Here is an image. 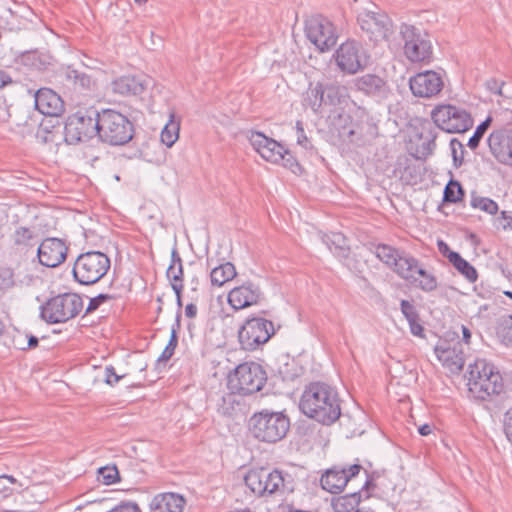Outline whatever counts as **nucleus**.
I'll use <instances>...</instances> for the list:
<instances>
[{
	"label": "nucleus",
	"instance_id": "obj_1",
	"mask_svg": "<svg viewBox=\"0 0 512 512\" xmlns=\"http://www.w3.org/2000/svg\"><path fill=\"white\" fill-rule=\"evenodd\" d=\"M299 409L317 423L331 426L342 414V400L336 387L323 381H312L302 392Z\"/></svg>",
	"mask_w": 512,
	"mask_h": 512
},
{
	"label": "nucleus",
	"instance_id": "obj_2",
	"mask_svg": "<svg viewBox=\"0 0 512 512\" xmlns=\"http://www.w3.org/2000/svg\"><path fill=\"white\" fill-rule=\"evenodd\" d=\"M246 487L255 497H267L278 493L291 494L296 489L294 477L280 469H250L244 477Z\"/></svg>",
	"mask_w": 512,
	"mask_h": 512
},
{
	"label": "nucleus",
	"instance_id": "obj_3",
	"mask_svg": "<svg viewBox=\"0 0 512 512\" xmlns=\"http://www.w3.org/2000/svg\"><path fill=\"white\" fill-rule=\"evenodd\" d=\"M468 386L473 397L485 401L504 391V380L492 362L477 358L468 366Z\"/></svg>",
	"mask_w": 512,
	"mask_h": 512
},
{
	"label": "nucleus",
	"instance_id": "obj_4",
	"mask_svg": "<svg viewBox=\"0 0 512 512\" xmlns=\"http://www.w3.org/2000/svg\"><path fill=\"white\" fill-rule=\"evenodd\" d=\"M99 140L110 146H123L134 137L133 122L124 114L114 109L97 111Z\"/></svg>",
	"mask_w": 512,
	"mask_h": 512
},
{
	"label": "nucleus",
	"instance_id": "obj_5",
	"mask_svg": "<svg viewBox=\"0 0 512 512\" xmlns=\"http://www.w3.org/2000/svg\"><path fill=\"white\" fill-rule=\"evenodd\" d=\"M290 429V418L281 411L264 409L249 420L252 436L260 442L274 444L284 439Z\"/></svg>",
	"mask_w": 512,
	"mask_h": 512
},
{
	"label": "nucleus",
	"instance_id": "obj_6",
	"mask_svg": "<svg viewBox=\"0 0 512 512\" xmlns=\"http://www.w3.org/2000/svg\"><path fill=\"white\" fill-rule=\"evenodd\" d=\"M267 378L261 364L253 361L244 362L229 374L227 386L232 393L247 396L261 391Z\"/></svg>",
	"mask_w": 512,
	"mask_h": 512
},
{
	"label": "nucleus",
	"instance_id": "obj_7",
	"mask_svg": "<svg viewBox=\"0 0 512 512\" xmlns=\"http://www.w3.org/2000/svg\"><path fill=\"white\" fill-rule=\"evenodd\" d=\"M399 34L404 43L406 58L413 63H430L433 59V46L429 33L412 24L402 23Z\"/></svg>",
	"mask_w": 512,
	"mask_h": 512
},
{
	"label": "nucleus",
	"instance_id": "obj_8",
	"mask_svg": "<svg viewBox=\"0 0 512 512\" xmlns=\"http://www.w3.org/2000/svg\"><path fill=\"white\" fill-rule=\"evenodd\" d=\"M83 309V300L76 293H63L49 298L40 307V317L48 324L66 323Z\"/></svg>",
	"mask_w": 512,
	"mask_h": 512
},
{
	"label": "nucleus",
	"instance_id": "obj_9",
	"mask_svg": "<svg viewBox=\"0 0 512 512\" xmlns=\"http://www.w3.org/2000/svg\"><path fill=\"white\" fill-rule=\"evenodd\" d=\"M110 266V258L105 253L88 251L77 257L72 273L79 284L92 285L107 274Z\"/></svg>",
	"mask_w": 512,
	"mask_h": 512
},
{
	"label": "nucleus",
	"instance_id": "obj_10",
	"mask_svg": "<svg viewBox=\"0 0 512 512\" xmlns=\"http://www.w3.org/2000/svg\"><path fill=\"white\" fill-rule=\"evenodd\" d=\"M435 125L447 133H464L474 124L473 117L465 108L453 104H440L431 111Z\"/></svg>",
	"mask_w": 512,
	"mask_h": 512
},
{
	"label": "nucleus",
	"instance_id": "obj_11",
	"mask_svg": "<svg viewBox=\"0 0 512 512\" xmlns=\"http://www.w3.org/2000/svg\"><path fill=\"white\" fill-rule=\"evenodd\" d=\"M97 111H78L68 116L64 125V140L67 144L75 145L97 135Z\"/></svg>",
	"mask_w": 512,
	"mask_h": 512
},
{
	"label": "nucleus",
	"instance_id": "obj_12",
	"mask_svg": "<svg viewBox=\"0 0 512 512\" xmlns=\"http://www.w3.org/2000/svg\"><path fill=\"white\" fill-rule=\"evenodd\" d=\"M274 333L272 321L263 317H252L247 319L239 329L238 339L244 350L254 351L267 343Z\"/></svg>",
	"mask_w": 512,
	"mask_h": 512
},
{
	"label": "nucleus",
	"instance_id": "obj_13",
	"mask_svg": "<svg viewBox=\"0 0 512 512\" xmlns=\"http://www.w3.org/2000/svg\"><path fill=\"white\" fill-rule=\"evenodd\" d=\"M357 23L373 43L387 40L393 33V22L388 14L380 9L377 11L363 10L358 13Z\"/></svg>",
	"mask_w": 512,
	"mask_h": 512
},
{
	"label": "nucleus",
	"instance_id": "obj_14",
	"mask_svg": "<svg viewBox=\"0 0 512 512\" xmlns=\"http://www.w3.org/2000/svg\"><path fill=\"white\" fill-rule=\"evenodd\" d=\"M307 38L320 52L330 50L336 45L337 34L333 23L323 15H313L305 22Z\"/></svg>",
	"mask_w": 512,
	"mask_h": 512
},
{
	"label": "nucleus",
	"instance_id": "obj_15",
	"mask_svg": "<svg viewBox=\"0 0 512 512\" xmlns=\"http://www.w3.org/2000/svg\"><path fill=\"white\" fill-rule=\"evenodd\" d=\"M335 60L339 69L347 74H355L368 64V56L362 45L355 40L342 43L336 50Z\"/></svg>",
	"mask_w": 512,
	"mask_h": 512
},
{
	"label": "nucleus",
	"instance_id": "obj_16",
	"mask_svg": "<svg viewBox=\"0 0 512 512\" xmlns=\"http://www.w3.org/2000/svg\"><path fill=\"white\" fill-rule=\"evenodd\" d=\"M362 470L363 466L359 463L335 465L321 476V487L331 494H339Z\"/></svg>",
	"mask_w": 512,
	"mask_h": 512
},
{
	"label": "nucleus",
	"instance_id": "obj_17",
	"mask_svg": "<svg viewBox=\"0 0 512 512\" xmlns=\"http://www.w3.org/2000/svg\"><path fill=\"white\" fill-rule=\"evenodd\" d=\"M69 246L65 240L57 237L45 238L38 246V262L45 267L55 268L65 262Z\"/></svg>",
	"mask_w": 512,
	"mask_h": 512
},
{
	"label": "nucleus",
	"instance_id": "obj_18",
	"mask_svg": "<svg viewBox=\"0 0 512 512\" xmlns=\"http://www.w3.org/2000/svg\"><path fill=\"white\" fill-rule=\"evenodd\" d=\"M487 144L498 163L512 167V129L493 130L487 138Z\"/></svg>",
	"mask_w": 512,
	"mask_h": 512
},
{
	"label": "nucleus",
	"instance_id": "obj_19",
	"mask_svg": "<svg viewBox=\"0 0 512 512\" xmlns=\"http://www.w3.org/2000/svg\"><path fill=\"white\" fill-rule=\"evenodd\" d=\"M409 85L414 96L431 98L441 92L444 82L439 73L428 70L411 77Z\"/></svg>",
	"mask_w": 512,
	"mask_h": 512
},
{
	"label": "nucleus",
	"instance_id": "obj_20",
	"mask_svg": "<svg viewBox=\"0 0 512 512\" xmlns=\"http://www.w3.org/2000/svg\"><path fill=\"white\" fill-rule=\"evenodd\" d=\"M261 298L260 287L251 281H247L231 289L227 300L233 309L241 310L258 304Z\"/></svg>",
	"mask_w": 512,
	"mask_h": 512
},
{
	"label": "nucleus",
	"instance_id": "obj_21",
	"mask_svg": "<svg viewBox=\"0 0 512 512\" xmlns=\"http://www.w3.org/2000/svg\"><path fill=\"white\" fill-rule=\"evenodd\" d=\"M353 84L358 92L372 98L384 99L390 92L387 81L376 74L359 76L353 80Z\"/></svg>",
	"mask_w": 512,
	"mask_h": 512
},
{
	"label": "nucleus",
	"instance_id": "obj_22",
	"mask_svg": "<svg viewBox=\"0 0 512 512\" xmlns=\"http://www.w3.org/2000/svg\"><path fill=\"white\" fill-rule=\"evenodd\" d=\"M435 353L439 361L451 372H459L465 365V353L460 341L436 346Z\"/></svg>",
	"mask_w": 512,
	"mask_h": 512
},
{
	"label": "nucleus",
	"instance_id": "obj_23",
	"mask_svg": "<svg viewBox=\"0 0 512 512\" xmlns=\"http://www.w3.org/2000/svg\"><path fill=\"white\" fill-rule=\"evenodd\" d=\"M35 107L43 115L59 116L64 111V102L52 89L40 88L35 94Z\"/></svg>",
	"mask_w": 512,
	"mask_h": 512
},
{
	"label": "nucleus",
	"instance_id": "obj_24",
	"mask_svg": "<svg viewBox=\"0 0 512 512\" xmlns=\"http://www.w3.org/2000/svg\"><path fill=\"white\" fill-rule=\"evenodd\" d=\"M12 249L21 255L33 254L34 247L38 242L37 233L33 228L20 226L15 229L11 236Z\"/></svg>",
	"mask_w": 512,
	"mask_h": 512
},
{
	"label": "nucleus",
	"instance_id": "obj_25",
	"mask_svg": "<svg viewBox=\"0 0 512 512\" xmlns=\"http://www.w3.org/2000/svg\"><path fill=\"white\" fill-rule=\"evenodd\" d=\"M186 499L173 492L159 493L150 502L151 512H183Z\"/></svg>",
	"mask_w": 512,
	"mask_h": 512
},
{
	"label": "nucleus",
	"instance_id": "obj_26",
	"mask_svg": "<svg viewBox=\"0 0 512 512\" xmlns=\"http://www.w3.org/2000/svg\"><path fill=\"white\" fill-rule=\"evenodd\" d=\"M114 93L123 96L141 95L147 88V83L137 76H121L111 83Z\"/></svg>",
	"mask_w": 512,
	"mask_h": 512
},
{
	"label": "nucleus",
	"instance_id": "obj_27",
	"mask_svg": "<svg viewBox=\"0 0 512 512\" xmlns=\"http://www.w3.org/2000/svg\"><path fill=\"white\" fill-rule=\"evenodd\" d=\"M421 265V262L408 252H404L402 257L398 259L397 267H394V272L403 280L413 286L416 282V273Z\"/></svg>",
	"mask_w": 512,
	"mask_h": 512
},
{
	"label": "nucleus",
	"instance_id": "obj_28",
	"mask_svg": "<svg viewBox=\"0 0 512 512\" xmlns=\"http://www.w3.org/2000/svg\"><path fill=\"white\" fill-rule=\"evenodd\" d=\"M324 85L321 82L310 83L304 94L303 104L309 107L315 114H321L324 105Z\"/></svg>",
	"mask_w": 512,
	"mask_h": 512
},
{
	"label": "nucleus",
	"instance_id": "obj_29",
	"mask_svg": "<svg viewBox=\"0 0 512 512\" xmlns=\"http://www.w3.org/2000/svg\"><path fill=\"white\" fill-rule=\"evenodd\" d=\"M65 77L73 84L74 89L81 93L92 91L96 85L95 80L89 74L70 66L65 70Z\"/></svg>",
	"mask_w": 512,
	"mask_h": 512
},
{
	"label": "nucleus",
	"instance_id": "obj_30",
	"mask_svg": "<svg viewBox=\"0 0 512 512\" xmlns=\"http://www.w3.org/2000/svg\"><path fill=\"white\" fill-rule=\"evenodd\" d=\"M362 499L361 491H356L334 497L331 505L335 512H354L355 510L360 509L359 505Z\"/></svg>",
	"mask_w": 512,
	"mask_h": 512
},
{
	"label": "nucleus",
	"instance_id": "obj_31",
	"mask_svg": "<svg viewBox=\"0 0 512 512\" xmlns=\"http://www.w3.org/2000/svg\"><path fill=\"white\" fill-rule=\"evenodd\" d=\"M373 246L375 248V256L394 271V267L398 265V259L402 257L405 251L398 250L387 244H377Z\"/></svg>",
	"mask_w": 512,
	"mask_h": 512
},
{
	"label": "nucleus",
	"instance_id": "obj_32",
	"mask_svg": "<svg viewBox=\"0 0 512 512\" xmlns=\"http://www.w3.org/2000/svg\"><path fill=\"white\" fill-rule=\"evenodd\" d=\"M237 275L236 268L231 262H225L214 267L210 272L211 284L221 287Z\"/></svg>",
	"mask_w": 512,
	"mask_h": 512
},
{
	"label": "nucleus",
	"instance_id": "obj_33",
	"mask_svg": "<svg viewBox=\"0 0 512 512\" xmlns=\"http://www.w3.org/2000/svg\"><path fill=\"white\" fill-rule=\"evenodd\" d=\"M181 329V313L180 311L176 313L175 322L172 324L171 327V335L169 338V341L162 351L161 355L157 359V365H160L161 363H166L175 352V349L178 345V332Z\"/></svg>",
	"mask_w": 512,
	"mask_h": 512
},
{
	"label": "nucleus",
	"instance_id": "obj_34",
	"mask_svg": "<svg viewBox=\"0 0 512 512\" xmlns=\"http://www.w3.org/2000/svg\"><path fill=\"white\" fill-rule=\"evenodd\" d=\"M323 241L329 250L336 256L340 258H347L349 256L350 249L346 243V238L342 233L326 234L323 237Z\"/></svg>",
	"mask_w": 512,
	"mask_h": 512
},
{
	"label": "nucleus",
	"instance_id": "obj_35",
	"mask_svg": "<svg viewBox=\"0 0 512 512\" xmlns=\"http://www.w3.org/2000/svg\"><path fill=\"white\" fill-rule=\"evenodd\" d=\"M21 63L34 70H45L51 64V57L38 51H28L21 55Z\"/></svg>",
	"mask_w": 512,
	"mask_h": 512
},
{
	"label": "nucleus",
	"instance_id": "obj_36",
	"mask_svg": "<svg viewBox=\"0 0 512 512\" xmlns=\"http://www.w3.org/2000/svg\"><path fill=\"white\" fill-rule=\"evenodd\" d=\"M413 286L423 292L430 293L438 288V281L436 276L426 270L424 265L421 263L416 273V282L413 283Z\"/></svg>",
	"mask_w": 512,
	"mask_h": 512
},
{
	"label": "nucleus",
	"instance_id": "obj_37",
	"mask_svg": "<svg viewBox=\"0 0 512 512\" xmlns=\"http://www.w3.org/2000/svg\"><path fill=\"white\" fill-rule=\"evenodd\" d=\"M453 267L470 283H475L478 279L476 268L465 260L460 254H451Z\"/></svg>",
	"mask_w": 512,
	"mask_h": 512
},
{
	"label": "nucleus",
	"instance_id": "obj_38",
	"mask_svg": "<svg viewBox=\"0 0 512 512\" xmlns=\"http://www.w3.org/2000/svg\"><path fill=\"white\" fill-rule=\"evenodd\" d=\"M180 121L176 120L173 113L170 114L168 123L161 131V142L168 148L172 147L179 138Z\"/></svg>",
	"mask_w": 512,
	"mask_h": 512
},
{
	"label": "nucleus",
	"instance_id": "obj_39",
	"mask_svg": "<svg viewBox=\"0 0 512 512\" xmlns=\"http://www.w3.org/2000/svg\"><path fill=\"white\" fill-rule=\"evenodd\" d=\"M496 336L503 345L512 346V315H504L498 320Z\"/></svg>",
	"mask_w": 512,
	"mask_h": 512
},
{
	"label": "nucleus",
	"instance_id": "obj_40",
	"mask_svg": "<svg viewBox=\"0 0 512 512\" xmlns=\"http://www.w3.org/2000/svg\"><path fill=\"white\" fill-rule=\"evenodd\" d=\"M464 196L465 190L461 183L454 179L449 180L443 191V202L458 203L463 200Z\"/></svg>",
	"mask_w": 512,
	"mask_h": 512
},
{
	"label": "nucleus",
	"instance_id": "obj_41",
	"mask_svg": "<svg viewBox=\"0 0 512 512\" xmlns=\"http://www.w3.org/2000/svg\"><path fill=\"white\" fill-rule=\"evenodd\" d=\"M246 137L249 140L252 147L254 148V150L259 154H261V152L265 148V145H273V147L277 146L276 140L267 137L262 132L250 130L247 132Z\"/></svg>",
	"mask_w": 512,
	"mask_h": 512
},
{
	"label": "nucleus",
	"instance_id": "obj_42",
	"mask_svg": "<svg viewBox=\"0 0 512 512\" xmlns=\"http://www.w3.org/2000/svg\"><path fill=\"white\" fill-rule=\"evenodd\" d=\"M471 206L490 215L496 214L499 208L494 200L488 197L478 196L475 193H472L471 196Z\"/></svg>",
	"mask_w": 512,
	"mask_h": 512
},
{
	"label": "nucleus",
	"instance_id": "obj_43",
	"mask_svg": "<svg viewBox=\"0 0 512 512\" xmlns=\"http://www.w3.org/2000/svg\"><path fill=\"white\" fill-rule=\"evenodd\" d=\"M325 94H324V105L325 107H335L339 105L343 98V88L335 85L329 84L324 86Z\"/></svg>",
	"mask_w": 512,
	"mask_h": 512
},
{
	"label": "nucleus",
	"instance_id": "obj_44",
	"mask_svg": "<svg viewBox=\"0 0 512 512\" xmlns=\"http://www.w3.org/2000/svg\"><path fill=\"white\" fill-rule=\"evenodd\" d=\"M492 122L491 117H487L483 122H481L475 129L473 135L469 138L467 146L471 150H476L479 147V144L481 142V139L483 138L484 134L490 127Z\"/></svg>",
	"mask_w": 512,
	"mask_h": 512
},
{
	"label": "nucleus",
	"instance_id": "obj_45",
	"mask_svg": "<svg viewBox=\"0 0 512 512\" xmlns=\"http://www.w3.org/2000/svg\"><path fill=\"white\" fill-rule=\"evenodd\" d=\"M276 147L273 145H265V148L261 152L260 156L266 161L272 163H280L281 158H283L281 153H285V147L276 141Z\"/></svg>",
	"mask_w": 512,
	"mask_h": 512
},
{
	"label": "nucleus",
	"instance_id": "obj_46",
	"mask_svg": "<svg viewBox=\"0 0 512 512\" xmlns=\"http://www.w3.org/2000/svg\"><path fill=\"white\" fill-rule=\"evenodd\" d=\"M98 480L105 485H111L118 482L120 480V475L117 467L115 465L100 467L98 469Z\"/></svg>",
	"mask_w": 512,
	"mask_h": 512
},
{
	"label": "nucleus",
	"instance_id": "obj_47",
	"mask_svg": "<svg viewBox=\"0 0 512 512\" xmlns=\"http://www.w3.org/2000/svg\"><path fill=\"white\" fill-rule=\"evenodd\" d=\"M166 275L172 288L179 284H183L184 272L182 263H179V265L170 264L166 271Z\"/></svg>",
	"mask_w": 512,
	"mask_h": 512
},
{
	"label": "nucleus",
	"instance_id": "obj_48",
	"mask_svg": "<svg viewBox=\"0 0 512 512\" xmlns=\"http://www.w3.org/2000/svg\"><path fill=\"white\" fill-rule=\"evenodd\" d=\"M450 148L452 152L454 166L458 168L463 164L464 161V145L457 138H453L450 141Z\"/></svg>",
	"mask_w": 512,
	"mask_h": 512
},
{
	"label": "nucleus",
	"instance_id": "obj_49",
	"mask_svg": "<svg viewBox=\"0 0 512 512\" xmlns=\"http://www.w3.org/2000/svg\"><path fill=\"white\" fill-rule=\"evenodd\" d=\"M283 158H281L280 162H282L283 166L291 170L294 174H300L302 172V167L295 158V156L285 148V153H281Z\"/></svg>",
	"mask_w": 512,
	"mask_h": 512
},
{
	"label": "nucleus",
	"instance_id": "obj_50",
	"mask_svg": "<svg viewBox=\"0 0 512 512\" xmlns=\"http://www.w3.org/2000/svg\"><path fill=\"white\" fill-rule=\"evenodd\" d=\"M114 299L113 295L101 293L90 299L85 314H90L96 311L102 304Z\"/></svg>",
	"mask_w": 512,
	"mask_h": 512
},
{
	"label": "nucleus",
	"instance_id": "obj_51",
	"mask_svg": "<svg viewBox=\"0 0 512 512\" xmlns=\"http://www.w3.org/2000/svg\"><path fill=\"white\" fill-rule=\"evenodd\" d=\"M400 309L408 322H412L419 318V313L415 306L408 300H401Z\"/></svg>",
	"mask_w": 512,
	"mask_h": 512
},
{
	"label": "nucleus",
	"instance_id": "obj_52",
	"mask_svg": "<svg viewBox=\"0 0 512 512\" xmlns=\"http://www.w3.org/2000/svg\"><path fill=\"white\" fill-rule=\"evenodd\" d=\"M362 471H364V473L366 475V480L359 491H361V495L363 494V492H365L366 494H365L364 499H368L370 497L369 492L373 491L376 488V484H375L376 473L368 472L364 467H363Z\"/></svg>",
	"mask_w": 512,
	"mask_h": 512
},
{
	"label": "nucleus",
	"instance_id": "obj_53",
	"mask_svg": "<svg viewBox=\"0 0 512 512\" xmlns=\"http://www.w3.org/2000/svg\"><path fill=\"white\" fill-rule=\"evenodd\" d=\"M107 512H142L136 502L121 501L118 505L114 506Z\"/></svg>",
	"mask_w": 512,
	"mask_h": 512
},
{
	"label": "nucleus",
	"instance_id": "obj_54",
	"mask_svg": "<svg viewBox=\"0 0 512 512\" xmlns=\"http://www.w3.org/2000/svg\"><path fill=\"white\" fill-rule=\"evenodd\" d=\"M13 284V272L8 268H0V289L10 288Z\"/></svg>",
	"mask_w": 512,
	"mask_h": 512
},
{
	"label": "nucleus",
	"instance_id": "obj_55",
	"mask_svg": "<svg viewBox=\"0 0 512 512\" xmlns=\"http://www.w3.org/2000/svg\"><path fill=\"white\" fill-rule=\"evenodd\" d=\"M124 375H117L113 366H106L104 371V382L110 386L117 384Z\"/></svg>",
	"mask_w": 512,
	"mask_h": 512
},
{
	"label": "nucleus",
	"instance_id": "obj_56",
	"mask_svg": "<svg viewBox=\"0 0 512 512\" xmlns=\"http://www.w3.org/2000/svg\"><path fill=\"white\" fill-rule=\"evenodd\" d=\"M296 129H297V143L304 147L305 149H312L313 146L311 145L309 139L305 135L304 128L302 126V123L298 121L296 123Z\"/></svg>",
	"mask_w": 512,
	"mask_h": 512
},
{
	"label": "nucleus",
	"instance_id": "obj_57",
	"mask_svg": "<svg viewBox=\"0 0 512 512\" xmlns=\"http://www.w3.org/2000/svg\"><path fill=\"white\" fill-rule=\"evenodd\" d=\"M504 432L508 441L512 444V407L504 415Z\"/></svg>",
	"mask_w": 512,
	"mask_h": 512
},
{
	"label": "nucleus",
	"instance_id": "obj_58",
	"mask_svg": "<svg viewBox=\"0 0 512 512\" xmlns=\"http://www.w3.org/2000/svg\"><path fill=\"white\" fill-rule=\"evenodd\" d=\"M27 336H24V333L17 332L15 336H13L12 343L14 348L21 350V351H27L26 348V340Z\"/></svg>",
	"mask_w": 512,
	"mask_h": 512
},
{
	"label": "nucleus",
	"instance_id": "obj_59",
	"mask_svg": "<svg viewBox=\"0 0 512 512\" xmlns=\"http://www.w3.org/2000/svg\"><path fill=\"white\" fill-rule=\"evenodd\" d=\"M439 252L451 262V254H459L458 252L452 251L449 245L443 240L437 242Z\"/></svg>",
	"mask_w": 512,
	"mask_h": 512
},
{
	"label": "nucleus",
	"instance_id": "obj_60",
	"mask_svg": "<svg viewBox=\"0 0 512 512\" xmlns=\"http://www.w3.org/2000/svg\"><path fill=\"white\" fill-rule=\"evenodd\" d=\"M410 331L414 336L423 337L424 336V328L420 324V317L418 319H415L412 322H408Z\"/></svg>",
	"mask_w": 512,
	"mask_h": 512
},
{
	"label": "nucleus",
	"instance_id": "obj_61",
	"mask_svg": "<svg viewBox=\"0 0 512 512\" xmlns=\"http://www.w3.org/2000/svg\"><path fill=\"white\" fill-rule=\"evenodd\" d=\"M24 336H27V338H26L27 350L35 349L36 347H38L39 339L36 336H34L32 334H28V333H24Z\"/></svg>",
	"mask_w": 512,
	"mask_h": 512
},
{
	"label": "nucleus",
	"instance_id": "obj_62",
	"mask_svg": "<svg viewBox=\"0 0 512 512\" xmlns=\"http://www.w3.org/2000/svg\"><path fill=\"white\" fill-rule=\"evenodd\" d=\"M183 287H184V284H179L176 287L172 288L173 291L175 292V295H176V303H177V306H178L177 313L179 311L181 312V308H182V291H183Z\"/></svg>",
	"mask_w": 512,
	"mask_h": 512
},
{
	"label": "nucleus",
	"instance_id": "obj_63",
	"mask_svg": "<svg viewBox=\"0 0 512 512\" xmlns=\"http://www.w3.org/2000/svg\"><path fill=\"white\" fill-rule=\"evenodd\" d=\"M12 495V489L3 483V477L0 476V500Z\"/></svg>",
	"mask_w": 512,
	"mask_h": 512
},
{
	"label": "nucleus",
	"instance_id": "obj_64",
	"mask_svg": "<svg viewBox=\"0 0 512 512\" xmlns=\"http://www.w3.org/2000/svg\"><path fill=\"white\" fill-rule=\"evenodd\" d=\"M502 218L504 220L503 228L504 229H512V212H502Z\"/></svg>",
	"mask_w": 512,
	"mask_h": 512
}]
</instances>
